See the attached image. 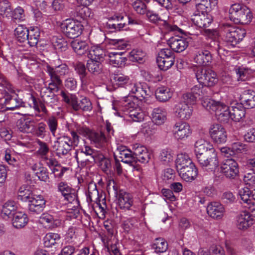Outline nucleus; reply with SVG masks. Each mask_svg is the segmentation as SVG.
Instances as JSON below:
<instances>
[{"instance_id":"obj_1","label":"nucleus","mask_w":255,"mask_h":255,"mask_svg":"<svg viewBox=\"0 0 255 255\" xmlns=\"http://www.w3.org/2000/svg\"><path fill=\"white\" fill-rule=\"evenodd\" d=\"M59 95L62 98V101L75 112H90L93 109L92 102L88 97H81L79 99L75 94L65 90H62Z\"/></svg>"},{"instance_id":"obj_2","label":"nucleus","mask_w":255,"mask_h":255,"mask_svg":"<svg viewBox=\"0 0 255 255\" xmlns=\"http://www.w3.org/2000/svg\"><path fill=\"white\" fill-rule=\"evenodd\" d=\"M220 34L228 44L235 46L241 41L246 35L244 28L234 26L229 23H223L220 27Z\"/></svg>"},{"instance_id":"obj_3","label":"nucleus","mask_w":255,"mask_h":255,"mask_svg":"<svg viewBox=\"0 0 255 255\" xmlns=\"http://www.w3.org/2000/svg\"><path fill=\"white\" fill-rule=\"evenodd\" d=\"M203 107L209 112L215 113L218 120L221 123H227L231 120L230 110L223 102L208 100L203 103Z\"/></svg>"},{"instance_id":"obj_4","label":"nucleus","mask_w":255,"mask_h":255,"mask_svg":"<svg viewBox=\"0 0 255 255\" xmlns=\"http://www.w3.org/2000/svg\"><path fill=\"white\" fill-rule=\"evenodd\" d=\"M194 73L197 81L203 86L213 87L218 83L217 75L211 69L196 67Z\"/></svg>"},{"instance_id":"obj_5","label":"nucleus","mask_w":255,"mask_h":255,"mask_svg":"<svg viewBox=\"0 0 255 255\" xmlns=\"http://www.w3.org/2000/svg\"><path fill=\"white\" fill-rule=\"evenodd\" d=\"M196 158L200 165L206 170L214 171L219 166L217 153L215 148H211L209 152Z\"/></svg>"},{"instance_id":"obj_6","label":"nucleus","mask_w":255,"mask_h":255,"mask_svg":"<svg viewBox=\"0 0 255 255\" xmlns=\"http://www.w3.org/2000/svg\"><path fill=\"white\" fill-rule=\"evenodd\" d=\"M63 33L68 37L74 38L81 35L83 25L81 22L75 19H66L61 25Z\"/></svg>"},{"instance_id":"obj_7","label":"nucleus","mask_w":255,"mask_h":255,"mask_svg":"<svg viewBox=\"0 0 255 255\" xmlns=\"http://www.w3.org/2000/svg\"><path fill=\"white\" fill-rule=\"evenodd\" d=\"M52 147L59 157L67 155L71 149V137L65 135L57 137Z\"/></svg>"},{"instance_id":"obj_8","label":"nucleus","mask_w":255,"mask_h":255,"mask_svg":"<svg viewBox=\"0 0 255 255\" xmlns=\"http://www.w3.org/2000/svg\"><path fill=\"white\" fill-rule=\"evenodd\" d=\"M221 172L230 179H235L239 175V166L232 158L226 160L220 166Z\"/></svg>"},{"instance_id":"obj_9","label":"nucleus","mask_w":255,"mask_h":255,"mask_svg":"<svg viewBox=\"0 0 255 255\" xmlns=\"http://www.w3.org/2000/svg\"><path fill=\"white\" fill-rule=\"evenodd\" d=\"M145 14L150 22L154 24L160 23L167 31H178L181 33H184V30L182 29L176 25H171L165 20L162 19L159 14L153 10H148Z\"/></svg>"},{"instance_id":"obj_10","label":"nucleus","mask_w":255,"mask_h":255,"mask_svg":"<svg viewBox=\"0 0 255 255\" xmlns=\"http://www.w3.org/2000/svg\"><path fill=\"white\" fill-rule=\"evenodd\" d=\"M172 132L175 139L177 140H184L190 136L192 129L188 123L178 122L173 126Z\"/></svg>"},{"instance_id":"obj_11","label":"nucleus","mask_w":255,"mask_h":255,"mask_svg":"<svg viewBox=\"0 0 255 255\" xmlns=\"http://www.w3.org/2000/svg\"><path fill=\"white\" fill-rule=\"evenodd\" d=\"M57 191L61 194L64 200L69 203L77 202L78 195L75 189L65 181H61L56 185Z\"/></svg>"},{"instance_id":"obj_12","label":"nucleus","mask_w":255,"mask_h":255,"mask_svg":"<svg viewBox=\"0 0 255 255\" xmlns=\"http://www.w3.org/2000/svg\"><path fill=\"white\" fill-rule=\"evenodd\" d=\"M209 134L213 141L217 144H223L227 140V131L220 124H216L211 126Z\"/></svg>"},{"instance_id":"obj_13","label":"nucleus","mask_w":255,"mask_h":255,"mask_svg":"<svg viewBox=\"0 0 255 255\" xmlns=\"http://www.w3.org/2000/svg\"><path fill=\"white\" fill-rule=\"evenodd\" d=\"M1 99L4 100L3 104L8 110H14L24 106L22 99L13 92L6 90Z\"/></svg>"},{"instance_id":"obj_14","label":"nucleus","mask_w":255,"mask_h":255,"mask_svg":"<svg viewBox=\"0 0 255 255\" xmlns=\"http://www.w3.org/2000/svg\"><path fill=\"white\" fill-rule=\"evenodd\" d=\"M45 204L46 201L43 196L35 194L28 202V209L30 213L38 214L43 211Z\"/></svg>"},{"instance_id":"obj_15","label":"nucleus","mask_w":255,"mask_h":255,"mask_svg":"<svg viewBox=\"0 0 255 255\" xmlns=\"http://www.w3.org/2000/svg\"><path fill=\"white\" fill-rule=\"evenodd\" d=\"M135 164L137 162L147 163L151 157V153L146 147L143 145L136 144L133 145Z\"/></svg>"},{"instance_id":"obj_16","label":"nucleus","mask_w":255,"mask_h":255,"mask_svg":"<svg viewBox=\"0 0 255 255\" xmlns=\"http://www.w3.org/2000/svg\"><path fill=\"white\" fill-rule=\"evenodd\" d=\"M118 205L119 208L124 211H129L134 213V211L131 209L133 204L132 195L123 191H120L118 194Z\"/></svg>"},{"instance_id":"obj_17","label":"nucleus","mask_w":255,"mask_h":255,"mask_svg":"<svg viewBox=\"0 0 255 255\" xmlns=\"http://www.w3.org/2000/svg\"><path fill=\"white\" fill-rule=\"evenodd\" d=\"M89 139L96 148L101 149L103 151H105L108 146V139L102 131L93 130Z\"/></svg>"},{"instance_id":"obj_18","label":"nucleus","mask_w":255,"mask_h":255,"mask_svg":"<svg viewBox=\"0 0 255 255\" xmlns=\"http://www.w3.org/2000/svg\"><path fill=\"white\" fill-rule=\"evenodd\" d=\"M168 44L172 51L179 53L187 48L189 42L186 38L176 35L169 38Z\"/></svg>"},{"instance_id":"obj_19","label":"nucleus","mask_w":255,"mask_h":255,"mask_svg":"<svg viewBox=\"0 0 255 255\" xmlns=\"http://www.w3.org/2000/svg\"><path fill=\"white\" fill-rule=\"evenodd\" d=\"M254 223V220L251 214L246 211L241 212L236 217V226L240 230H246Z\"/></svg>"},{"instance_id":"obj_20","label":"nucleus","mask_w":255,"mask_h":255,"mask_svg":"<svg viewBox=\"0 0 255 255\" xmlns=\"http://www.w3.org/2000/svg\"><path fill=\"white\" fill-rule=\"evenodd\" d=\"M136 102L137 100L135 97L128 95V96L122 98L117 103V107L114 106L113 109L115 110H117V109H118L124 112L125 115H126V113H128V111L136 107L137 105L136 103Z\"/></svg>"},{"instance_id":"obj_21","label":"nucleus","mask_w":255,"mask_h":255,"mask_svg":"<svg viewBox=\"0 0 255 255\" xmlns=\"http://www.w3.org/2000/svg\"><path fill=\"white\" fill-rule=\"evenodd\" d=\"M115 154L117 156L119 155L122 162L128 163L131 166L135 165L134 151L132 152L131 150L128 149L126 146L123 145L118 146Z\"/></svg>"},{"instance_id":"obj_22","label":"nucleus","mask_w":255,"mask_h":255,"mask_svg":"<svg viewBox=\"0 0 255 255\" xmlns=\"http://www.w3.org/2000/svg\"><path fill=\"white\" fill-rule=\"evenodd\" d=\"M113 82L115 85L119 87L124 88L128 93L131 90V86L133 83L129 77L119 72H115L113 75Z\"/></svg>"},{"instance_id":"obj_23","label":"nucleus","mask_w":255,"mask_h":255,"mask_svg":"<svg viewBox=\"0 0 255 255\" xmlns=\"http://www.w3.org/2000/svg\"><path fill=\"white\" fill-rule=\"evenodd\" d=\"M193 108L184 103H177L174 108L175 116L181 120H188L192 116Z\"/></svg>"},{"instance_id":"obj_24","label":"nucleus","mask_w":255,"mask_h":255,"mask_svg":"<svg viewBox=\"0 0 255 255\" xmlns=\"http://www.w3.org/2000/svg\"><path fill=\"white\" fill-rule=\"evenodd\" d=\"M192 21L200 28H206L212 22L213 17L210 13L202 11L201 13L194 14L192 18Z\"/></svg>"},{"instance_id":"obj_25","label":"nucleus","mask_w":255,"mask_h":255,"mask_svg":"<svg viewBox=\"0 0 255 255\" xmlns=\"http://www.w3.org/2000/svg\"><path fill=\"white\" fill-rule=\"evenodd\" d=\"M212 56L211 51L200 49L195 52L194 62L200 66L209 65L212 62Z\"/></svg>"},{"instance_id":"obj_26","label":"nucleus","mask_w":255,"mask_h":255,"mask_svg":"<svg viewBox=\"0 0 255 255\" xmlns=\"http://www.w3.org/2000/svg\"><path fill=\"white\" fill-rule=\"evenodd\" d=\"M128 93V94L130 93L134 94L135 96L133 97H135L137 100V99L140 98L143 99L147 98V96H149L150 90L144 83L134 84L133 83L131 86V90H129Z\"/></svg>"},{"instance_id":"obj_27","label":"nucleus","mask_w":255,"mask_h":255,"mask_svg":"<svg viewBox=\"0 0 255 255\" xmlns=\"http://www.w3.org/2000/svg\"><path fill=\"white\" fill-rule=\"evenodd\" d=\"M252 17L250 9L245 5L232 19L235 22L247 24L251 21Z\"/></svg>"},{"instance_id":"obj_28","label":"nucleus","mask_w":255,"mask_h":255,"mask_svg":"<svg viewBox=\"0 0 255 255\" xmlns=\"http://www.w3.org/2000/svg\"><path fill=\"white\" fill-rule=\"evenodd\" d=\"M208 214L214 219H220L224 214L225 208L223 205L219 202L210 203L207 207Z\"/></svg>"},{"instance_id":"obj_29","label":"nucleus","mask_w":255,"mask_h":255,"mask_svg":"<svg viewBox=\"0 0 255 255\" xmlns=\"http://www.w3.org/2000/svg\"><path fill=\"white\" fill-rule=\"evenodd\" d=\"M45 71L49 76L57 77L60 78L61 76H65L69 73V68L66 64H61L55 67L47 65Z\"/></svg>"},{"instance_id":"obj_30","label":"nucleus","mask_w":255,"mask_h":255,"mask_svg":"<svg viewBox=\"0 0 255 255\" xmlns=\"http://www.w3.org/2000/svg\"><path fill=\"white\" fill-rule=\"evenodd\" d=\"M180 176L186 182H191L195 179L198 174V170L194 165H191L188 167L183 168L178 171Z\"/></svg>"},{"instance_id":"obj_31","label":"nucleus","mask_w":255,"mask_h":255,"mask_svg":"<svg viewBox=\"0 0 255 255\" xmlns=\"http://www.w3.org/2000/svg\"><path fill=\"white\" fill-rule=\"evenodd\" d=\"M40 95L42 101L46 104V106L52 108L56 105L58 102L57 96L47 89L42 88Z\"/></svg>"},{"instance_id":"obj_32","label":"nucleus","mask_w":255,"mask_h":255,"mask_svg":"<svg viewBox=\"0 0 255 255\" xmlns=\"http://www.w3.org/2000/svg\"><path fill=\"white\" fill-rule=\"evenodd\" d=\"M211 148H214L208 141L202 138L197 140L194 144V151L196 158L209 152Z\"/></svg>"},{"instance_id":"obj_33","label":"nucleus","mask_w":255,"mask_h":255,"mask_svg":"<svg viewBox=\"0 0 255 255\" xmlns=\"http://www.w3.org/2000/svg\"><path fill=\"white\" fill-rule=\"evenodd\" d=\"M231 120L235 122H239L246 115V111L242 105L238 103L230 108Z\"/></svg>"},{"instance_id":"obj_34","label":"nucleus","mask_w":255,"mask_h":255,"mask_svg":"<svg viewBox=\"0 0 255 255\" xmlns=\"http://www.w3.org/2000/svg\"><path fill=\"white\" fill-rule=\"evenodd\" d=\"M124 52H110L108 53L110 64L115 67H122L125 65L127 58L123 56Z\"/></svg>"},{"instance_id":"obj_35","label":"nucleus","mask_w":255,"mask_h":255,"mask_svg":"<svg viewBox=\"0 0 255 255\" xmlns=\"http://www.w3.org/2000/svg\"><path fill=\"white\" fill-rule=\"evenodd\" d=\"M71 46L74 51L79 55L89 53V46L85 41L76 39L71 42Z\"/></svg>"},{"instance_id":"obj_36","label":"nucleus","mask_w":255,"mask_h":255,"mask_svg":"<svg viewBox=\"0 0 255 255\" xmlns=\"http://www.w3.org/2000/svg\"><path fill=\"white\" fill-rule=\"evenodd\" d=\"M106 56V51L100 45H96L92 47L89 51L88 56L92 60H97L103 61L104 57Z\"/></svg>"},{"instance_id":"obj_37","label":"nucleus","mask_w":255,"mask_h":255,"mask_svg":"<svg viewBox=\"0 0 255 255\" xmlns=\"http://www.w3.org/2000/svg\"><path fill=\"white\" fill-rule=\"evenodd\" d=\"M172 96V92L166 86L159 87L155 91L156 99L160 102H166Z\"/></svg>"},{"instance_id":"obj_38","label":"nucleus","mask_w":255,"mask_h":255,"mask_svg":"<svg viewBox=\"0 0 255 255\" xmlns=\"http://www.w3.org/2000/svg\"><path fill=\"white\" fill-rule=\"evenodd\" d=\"M36 121L34 119H26L20 120L17 123V127L20 131L23 133H32Z\"/></svg>"},{"instance_id":"obj_39","label":"nucleus","mask_w":255,"mask_h":255,"mask_svg":"<svg viewBox=\"0 0 255 255\" xmlns=\"http://www.w3.org/2000/svg\"><path fill=\"white\" fill-rule=\"evenodd\" d=\"M152 120L155 124L160 125L163 124L166 120V112L162 108H154L151 114Z\"/></svg>"},{"instance_id":"obj_40","label":"nucleus","mask_w":255,"mask_h":255,"mask_svg":"<svg viewBox=\"0 0 255 255\" xmlns=\"http://www.w3.org/2000/svg\"><path fill=\"white\" fill-rule=\"evenodd\" d=\"M247 165L253 168L254 172L248 173L244 175V181L249 187L255 186V159H250L247 161Z\"/></svg>"},{"instance_id":"obj_41","label":"nucleus","mask_w":255,"mask_h":255,"mask_svg":"<svg viewBox=\"0 0 255 255\" xmlns=\"http://www.w3.org/2000/svg\"><path fill=\"white\" fill-rule=\"evenodd\" d=\"M238 81H245L249 80L254 73V71L249 68L243 66L235 69Z\"/></svg>"},{"instance_id":"obj_42","label":"nucleus","mask_w":255,"mask_h":255,"mask_svg":"<svg viewBox=\"0 0 255 255\" xmlns=\"http://www.w3.org/2000/svg\"><path fill=\"white\" fill-rule=\"evenodd\" d=\"M126 116L129 118L127 119L128 121H132L135 122H140L144 119V114L141 109L137 105L135 108L128 111V113H126Z\"/></svg>"},{"instance_id":"obj_43","label":"nucleus","mask_w":255,"mask_h":255,"mask_svg":"<svg viewBox=\"0 0 255 255\" xmlns=\"http://www.w3.org/2000/svg\"><path fill=\"white\" fill-rule=\"evenodd\" d=\"M194 164L188 155L185 153H180L177 155L176 159V167L178 171L186 167H188Z\"/></svg>"},{"instance_id":"obj_44","label":"nucleus","mask_w":255,"mask_h":255,"mask_svg":"<svg viewBox=\"0 0 255 255\" xmlns=\"http://www.w3.org/2000/svg\"><path fill=\"white\" fill-rule=\"evenodd\" d=\"M94 161L99 162L100 168L105 173L110 171L111 167V160L106 157L103 153L99 152Z\"/></svg>"},{"instance_id":"obj_45","label":"nucleus","mask_w":255,"mask_h":255,"mask_svg":"<svg viewBox=\"0 0 255 255\" xmlns=\"http://www.w3.org/2000/svg\"><path fill=\"white\" fill-rule=\"evenodd\" d=\"M28 219L27 215L23 212H17L13 214L12 224L16 228H21L27 224Z\"/></svg>"},{"instance_id":"obj_46","label":"nucleus","mask_w":255,"mask_h":255,"mask_svg":"<svg viewBox=\"0 0 255 255\" xmlns=\"http://www.w3.org/2000/svg\"><path fill=\"white\" fill-rule=\"evenodd\" d=\"M40 34V30L37 27L32 28L29 30L26 42L30 46L33 47L37 45L39 39Z\"/></svg>"},{"instance_id":"obj_47","label":"nucleus","mask_w":255,"mask_h":255,"mask_svg":"<svg viewBox=\"0 0 255 255\" xmlns=\"http://www.w3.org/2000/svg\"><path fill=\"white\" fill-rule=\"evenodd\" d=\"M40 219L42 223L47 224L48 226L51 228L57 227L61 224V220L54 219L53 216L47 213H43L41 215Z\"/></svg>"},{"instance_id":"obj_48","label":"nucleus","mask_w":255,"mask_h":255,"mask_svg":"<svg viewBox=\"0 0 255 255\" xmlns=\"http://www.w3.org/2000/svg\"><path fill=\"white\" fill-rule=\"evenodd\" d=\"M87 68L91 73L97 75L102 72L103 66L101 61L90 59L87 61Z\"/></svg>"},{"instance_id":"obj_49","label":"nucleus","mask_w":255,"mask_h":255,"mask_svg":"<svg viewBox=\"0 0 255 255\" xmlns=\"http://www.w3.org/2000/svg\"><path fill=\"white\" fill-rule=\"evenodd\" d=\"M60 240L59 235L56 233H49L44 238V245L46 248H50L58 244Z\"/></svg>"},{"instance_id":"obj_50","label":"nucleus","mask_w":255,"mask_h":255,"mask_svg":"<svg viewBox=\"0 0 255 255\" xmlns=\"http://www.w3.org/2000/svg\"><path fill=\"white\" fill-rule=\"evenodd\" d=\"M29 29L23 25H18L14 30V34L18 41L20 43L26 42Z\"/></svg>"},{"instance_id":"obj_51","label":"nucleus","mask_w":255,"mask_h":255,"mask_svg":"<svg viewBox=\"0 0 255 255\" xmlns=\"http://www.w3.org/2000/svg\"><path fill=\"white\" fill-rule=\"evenodd\" d=\"M35 194L28 187L21 186L18 192V199L22 202H28Z\"/></svg>"},{"instance_id":"obj_52","label":"nucleus","mask_w":255,"mask_h":255,"mask_svg":"<svg viewBox=\"0 0 255 255\" xmlns=\"http://www.w3.org/2000/svg\"><path fill=\"white\" fill-rule=\"evenodd\" d=\"M238 194L242 200L241 203L244 204V206L248 205L253 201L252 192L247 187L241 188L239 190Z\"/></svg>"},{"instance_id":"obj_53","label":"nucleus","mask_w":255,"mask_h":255,"mask_svg":"<svg viewBox=\"0 0 255 255\" xmlns=\"http://www.w3.org/2000/svg\"><path fill=\"white\" fill-rule=\"evenodd\" d=\"M152 248L157 254L165 252L168 249V244L163 238H159L155 240Z\"/></svg>"},{"instance_id":"obj_54","label":"nucleus","mask_w":255,"mask_h":255,"mask_svg":"<svg viewBox=\"0 0 255 255\" xmlns=\"http://www.w3.org/2000/svg\"><path fill=\"white\" fill-rule=\"evenodd\" d=\"M144 1L147 2L148 0H131V5L137 13L144 14L148 10Z\"/></svg>"},{"instance_id":"obj_55","label":"nucleus","mask_w":255,"mask_h":255,"mask_svg":"<svg viewBox=\"0 0 255 255\" xmlns=\"http://www.w3.org/2000/svg\"><path fill=\"white\" fill-rule=\"evenodd\" d=\"M202 46L205 50H209L211 52L214 51L218 53L220 52V46L219 42L217 40L209 39L207 41H204L202 42Z\"/></svg>"},{"instance_id":"obj_56","label":"nucleus","mask_w":255,"mask_h":255,"mask_svg":"<svg viewBox=\"0 0 255 255\" xmlns=\"http://www.w3.org/2000/svg\"><path fill=\"white\" fill-rule=\"evenodd\" d=\"M50 82L48 84V87L43 88V89H47L50 92L53 93L57 92L60 89V87L62 84V81L60 78L57 77L49 76Z\"/></svg>"},{"instance_id":"obj_57","label":"nucleus","mask_w":255,"mask_h":255,"mask_svg":"<svg viewBox=\"0 0 255 255\" xmlns=\"http://www.w3.org/2000/svg\"><path fill=\"white\" fill-rule=\"evenodd\" d=\"M145 53L142 50L133 49L129 53V59L131 62L143 63L145 61Z\"/></svg>"},{"instance_id":"obj_58","label":"nucleus","mask_w":255,"mask_h":255,"mask_svg":"<svg viewBox=\"0 0 255 255\" xmlns=\"http://www.w3.org/2000/svg\"><path fill=\"white\" fill-rule=\"evenodd\" d=\"M197 8L205 10V11L210 10L215 7L217 4V0H197Z\"/></svg>"},{"instance_id":"obj_59","label":"nucleus","mask_w":255,"mask_h":255,"mask_svg":"<svg viewBox=\"0 0 255 255\" xmlns=\"http://www.w3.org/2000/svg\"><path fill=\"white\" fill-rule=\"evenodd\" d=\"M46 124L44 122L39 123L36 126L34 125V130H33L32 133L36 137L43 138L46 135L47 131Z\"/></svg>"},{"instance_id":"obj_60","label":"nucleus","mask_w":255,"mask_h":255,"mask_svg":"<svg viewBox=\"0 0 255 255\" xmlns=\"http://www.w3.org/2000/svg\"><path fill=\"white\" fill-rule=\"evenodd\" d=\"M36 142L38 145V150L36 151L37 154L42 159L47 156L50 150L49 147L47 143L40 139H38Z\"/></svg>"},{"instance_id":"obj_61","label":"nucleus","mask_w":255,"mask_h":255,"mask_svg":"<svg viewBox=\"0 0 255 255\" xmlns=\"http://www.w3.org/2000/svg\"><path fill=\"white\" fill-rule=\"evenodd\" d=\"M46 124L52 136L56 137V131L58 126V119L54 116H51L46 120Z\"/></svg>"},{"instance_id":"obj_62","label":"nucleus","mask_w":255,"mask_h":255,"mask_svg":"<svg viewBox=\"0 0 255 255\" xmlns=\"http://www.w3.org/2000/svg\"><path fill=\"white\" fill-rule=\"evenodd\" d=\"M16 209V206L15 202L12 201H8L3 205L2 213L7 216H9L10 215L13 216Z\"/></svg>"},{"instance_id":"obj_63","label":"nucleus","mask_w":255,"mask_h":255,"mask_svg":"<svg viewBox=\"0 0 255 255\" xmlns=\"http://www.w3.org/2000/svg\"><path fill=\"white\" fill-rule=\"evenodd\" d=\"M196 99L197 96L191 92L183 94L180 102L185 103L188 106H191L195 103Z\"/></svg>"},{"instance_id":"obj_64","label":"nucleus","mask_w":255,"mask_h":255,"mask_svg":"<svg viewBox=\"0 0 255 255\" xmlns=\"http://www.w3.org/2000/svg\"><path fill=\"white\" fill-rule=\"evenodd\" d=\"M89 198L92 202L97 203L99 198V192L96 184H91L88 187Z\"/></svg>"}]
</instances>
